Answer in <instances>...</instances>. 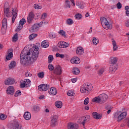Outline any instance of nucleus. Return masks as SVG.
<instances>
[{"label":"nucleus","mask_w":129,"mask_h":129,"mask_svg":"<svg viewBox=\"0 0 129 129\" xmlns=\"http://www.w3.org/2000/svg\"><path fill=\"white\" fill-rule=\"evenodd\" d=\"M39 47L33 46L29 49L25 47L20 54V63L22 65H28L30 62H34L38 59Z\"/></svg>","instance_id":"nucleus-1"},{"label":"nucleus","mask_w":129,"mask_h":129,"mask_svg":"<svg viewBox=\"0 0 129 129\" xmlns=\"http://www.w3.org/2000/svg\"><path fill=\"white\" fill-rule=\"evenodd\" d=\"M108 96L105 94H101L98 97H95L92 99L93 102H96L97 103H104L106 101Z\"/></svg>","instance_id":"nucleus-2"},{"label":"nucleus","mask_w":129,"mask_h":129,"mask_svg":"<svg viewBox=\"0 0 129 129\" xmlns=\"http://www.w3.org/2000/svg\"><path fill=\"white\" fill-rule=\"evenodd\" d=\"M92 85L89 83H86L84 84L80 89V91L82 93H84V92H89L92 90Z\"/></svg>","instance_id":"nucleus-3"},{"label":"nucleus","mask_w":129,"mask_h":129,"mask_svg":"<svg viewBox=\"0 0 129 129\" xmlns=\"http://www.w3.org/2000/svg\"><path fill=\"white\" fill-rule=\"evenodd\" d=\"M100 21L102 26H104V29H106V30H108L110 29V25H109V22H108V21H107V19L105 18V17H101Z\"/></svg>","instance_id":"nucleus-4"},{"label":"nucleus","mask_w":129,"mask_h":129,"mask_svg":"<svg viewBox=\"0 0 129 129\" xmlns=\"http://www.w3.org/2000/svg\"><path fill=\"white\" fill-rule=\"evenodd\" d=\"M51 122L50 125L52 127H54L57 124V120H58V115L56 114H53L50 117Z\"/></svg>","instance_id":"nucleus-5"},{"label":"nucleus","mask_w":129,"mask_h":129,"mask_svg":"<svg viewBox=\"0 0 129 129\" xmlns=\"http://www.w3.org/2000/svg\"><path fill=\"white\" fill-rule=\"evenodd\" d=\"M10 124L15 129H22V125L20 124L18 120L16 119L10 121Z\"/></svg>","instance_id":"nucleus-6"},{"label":"nucleus","mask_w":129,"mask_h":129,"mask_svg":"<svg viewBox=\"0 0 129 129\" xmlns=\"http://www.w3.org/2000/svg\"><path fill=\"white\" fill-rule=\"evenodd\" d=\"M53 73L55 75V77L58 78V76H60V75L62 74V68L60 66H58L53 70Z\"/></svg>","instance_id":"nucleus-7"},{"label":"nucleus","mask_w":129,"mask_h":129,"mask_svg":"<svg viewBox=\"0 0 129 129\" xmlns=\"http://www.w3.org/2000/svg\"><path fill=\"white\" fill-rule=\"evenodd\" d=\"M126 113H120L118 115V114L116 113L114 114V117H117L118 121H120L121 120H122L123 118H125V117H126Z\"/></svg>","instance_id":"nucleus-8"},{"label":"nucleus","mask_w":129,"mask_h":129,"mask_svg":"<svg viewBox=\"0 0 129 129\" xmlns=\"http://www.w3.org/2000/svg\"><path fill=\"white\" fill-rule=\"evenodd\" d=\"M38 89L40 91H47L49 89L48 84H42L38 86Z\"/></svg>","instance_id":"nucleus-9"},{"label":"nucleus","mask_w":129,"mask_h":129,"mask_svg":"<svg viewBox=\"0 0 129 129\" xmlns=\"http://www.w3.org/2000/svg\"><path fill=\"white\" fill-rule=\"evenodd\" d=\"M11 13L13 15L12 23V24H14V23H15V21H16V19L17 18V15L18 14V9H12Z\"/></svg>","instance_id":"nucleus-10"},{"label":"nucleus","mask_w":129,"mask_h":129,"mask_svg":"<svg viewBox=\"0 0 129 129\" xmlns=\"http://www.w3.org/2000/svg\"><path fill=\"white\" fill-rule=\"evenodd\" d=\"M7 93L10 95H14V93H15V88H14V86H10L8 87L7 89Z\"/></svg>","instance_id":"nucleus-11"},{"label":"nucleus","mask_w":129,"mask_h":129,"mask_svg":"<svg viewBox=\"0 0 129 129\" xmlns=\"http://www.w3.org/2000/svg\"><path fill=\"white\" fill-rule=\"evenodd\" d=\"M90 116L89 115H86L85 118H81L79 119V122L80 124H82L83 126H85V121H87V120H89Z\"/></svg>","instance_id":"nucleus-12"},{"label":"nucleus","mask_w":129,"mask_h":129,"mask_svg":"<svg viewBox=\"0 0 129 129\" xmlns=\"http://www.w3.org/2000/svg\"><path fill=\"white\" fill-rule=\"evenodd\" d=\"M117 70V65L116 64H111L109 69V72L110 73L113 74Z\"/></svg>","instance_id":"nucleus-13"},{"label":"nucleus","mask_w":129,"mask_h":129,"mask_svg":"<svg viewBox=\"0 0 129 129\" xmlns=\"http://www.w3.org/2000/svg\"><path fill=\"white\" fill-rule=\"evenodd\" d=\"M57 46L59 48H68V47H69V43L64 41H60L58 42Z\"/></svg>","instance_id":"nucleus-14"},{"label":"nucleus","mask_w":129,"mask_h":129,"mask_svg":"<svg viewBox=\"0 0 129 129\" xmlns=\"http://www.w3.org/2000/svg\"><path fill=\"white\" fill-rule=\"evenodd\" d=\"M79 126L78 124L74 123L73 122L68 123V129H78Z\"/></svg>","instance_id":"nucleus-15"},{"label":"nucleus","mask_w":129,"mask_h":129,"mask_svg":"<svg viewBox=\"0 0 129 129\" xmlns=\"http://www.w3.org/2000/svg\"><path fill=\"white\" fill-rule=\"evenodd\" d=\"M15 79L12 78H9L5 81V84L6 85H12L15 83Z\"/></svg>","instance_id":"nucleus-16"},{"label":"nucleus","mask_w":129,"mask_h":129,"mask_svg":"<svg viewBox=\"0 0 129 129\" xmlns=\"http://www.w3.org/2000/svg\"><path fill=\"white\" fill-rule=\"evenodd\" d=\"M33 20H34V13L30 12L27 17L28 24H31V23L33 22Z\"/></svg>","instance_id":"nucleus-17"},{"label":"nucleus","mask_w":129,"mask_h":129,"mask_svg":"<svg viewBox=\"0 0 129 129\" xmlns=\"http://www.w3.org/2000/svg\"><path fill=\"white\" fill-rule=\"evenodd\" d=\"M84 53V49H83V47L79 46L77 48L76 54H78L79 56H81V55H83Z\"/></svg>","instance_id":"nucleus-18"},{"label":"nucleus","mask_w":129,"mask_h":129,"mask_svg":"<svg viewBox=\"0 0 129 129\" xmlns=\"http://www.w3.org/2000/svg\"><path fill=\"white\" fill-rule=\"evenodd\" d=\"M40 24H34L30 29V32L33 33V32H37L39 30V27Z\"/></svg>","instance_id":"nucleus-19"},{"label":"nucleus","mask_w":129,"mask_h":129,"mask_svg":"<svg viewBox=\"0 0 129 129\" xmlns=\"http://www.w3.org/2000/svg\"><path fill=\"white\" fill-rule=\"evenodd\" d=\"M71 62L72 64H79V63H80V58L78 57H76L74 58H72L71 60Z\"/></svg>","instance_id":"nucleus-20"},{"label":"nucleus","mask_w":129,"mask_h":129,"mask_svg":"<svg viewBox=\"0 0 129 129\" xmlns=\"http://www.w3.org/2000/svg\"><path fill=\"white\" fill-rule=\"evenodd\" d=\"M49 94L50 95H56L57 94V90L54 87H51L49 91Z\"/></svg>","instance_id":"nucleus-21"},{"label":"nucleus","mask_w":129,"mask_h":129,"mask_svg":"<svg viewBox=\"0 0 129 129\" xmlns=\"http://www.w3.org/2000/svg\"><path fill=\"white\" fill-rule=\"evenodd\" d=\"M4 14H5V15L7 18H11L12 16L10 13V9L9 8H5Z\"/></svg>","instance_id":"nucleus-22"},{"label":"nucleus","mask_w":129,"mask_h":129,"mask_svg":"<svg viewBox=\"0 0 129 129\" xmlns=\"http://www.w3.org/2000/svg\"><path fill=\"white\" fill-rule=\"evenodd\" d=\"M92 115L95 119H101V117H102V115L100 113H93Z\"/></svg>","instance_id":"nucleus-23"},{"label":"nucleus","mask_w":129,"mask_h":129,"mask_svg":"<svg viewBox=\"0 0 129 129\" xmlns=\"http://www.w3.org/2000/svg\"><path fill=\"white\" fill-rule=\"evenodd\" d=\"M17 65V62L15 61H12L9 65V68L11 70L13 68H15Z\"/></svg>","instance_id":"nucleus-24"},{"label":"nucleus","mask_w":129,"mask_h":129,"mask_svg":"<svg viewBox=\"0 0 129 129\" xmlns=\"http://www.w3.org/2000/svg\"><path fill=\"white\" fill-rule=\"evenodd\" d=\"M41 47L42 48H48L49 47V42L46 40H44L41 42Z\"/></svg>","instance_id":"nucleus-25"},{"label":"nucleus","mask_w":129,"mask_h":129,"mask_svg":"<svg viewBox=\"0 0 129 129\" xmlns=\"http://www.w3.org/2000/svg\"><path fill=\"white\" fill-rule=\"evenodd\" d=\"M72 73L74 74V75H78L79 73H80V71L78 68H74L72 70Z\"/></svg>","instance_id":"nucleus-26"},{"label":"nucleus","mask_w":129,"mask_h":129,"mask_svg":"<svg viewBox=\"0 0 129 129\" xmlns=\"http://www.w3.org/2000/svg\"><path fill=\"white\" fill-rule=\"evenodd\" d=\"M110 62L111 65H116V62H117V58L114 57H111Z\"/></svg>","instance_id":"nucleus-27"},{"label":"nucleus","mask_w":129,"mask_h":129,"mask_svg":"<svg viewBox=\"0 0 129 129\" xmlns=\"http://www.w3.org/2000/svg\"><path fill=\"white\" fill-rule=\"evenodd\" d=\"M24 84H25L26 87H30L31 85V80L29 79H25L24 81Z\"/></svg>","instance_id":"nucleus-28"},{"label":"nucleus","mask_w":129,"mask_h":129,"mask_svg":"<svg viewBox=\"0 0 129 129\" xmlns=\"http://www.w3.org/2000/svg\"><path fill=\"white\" fill-rule=\"evenodd\" d=\"M2 27L3 28H5V29H7V27H8V21L7 20V18H4L2 22Z\"/></svg>","instance_id":"nucleus-29"},{"label":"nucleus","mask_w":129,"mask_h":129,"mask_svg":"<svg viewBox=\"0 0 129 129\" xmlns=\"http://www.w3.org/2000/svg\"><path fill=\"white\" fill-rule=\"evenodd\" d=\"M24 117L26 120H30L31 119V113H24Z\"/></svg>","instance_id":"nucleus-30"},{"label":"nucleus","mask_w":129,"mask_h":129,"mask_svg":"<svg viewBox=\"0 0 129 129\" xmlns=\"http://www.w3.org/2000/svg\"><path fill=\"white\" fill-rule=\"evenodd\" d=\"M55 106L57 108H61L62 107V102L61 101H57L55 102Z\"/></svg>","instance_id":"nucleus-31"},{"label":"nucleus","mask_w":129,"mask_h":129,"mask_svg":"<svg viewBox=\"0 0 129 129\" xmlns=\"http://www.w3.org/2000/svg\"><path fill=\"white\" fill-rule=\"evenodd\" d=\"M38 36L37 34L36 33H32L30 34L29 36V39L31 41L32 40H34V38H36Z\"/></svg>","instance_id":"nucleus-32"},{"label":"nucleus","mask_w":129,"mask_h":129,"mask_svg":"<svg viewBox=\"0 0 129 129\" xmlns=\"http://www.w3.org/2000/svg\"><path fill=\"white\" fill-rule=\"evenodd\" d=\"M105 109L107 113H110L111 112V109H112V107L111 105H108L106 106Z\"/></svg>","instance_id":"nucleus-33"},{"label":"nucleus","mask_w":129,"mask_h":129,"mask_svg":"<svg viewBox=\"0 0 129 129\" xmlns=\"http://www.w3.org/2000/svg\"><path fill=\"white\" fill-rule=\"evenodd\" d=\"M65 9H70L71 8V5L70 4V1H66V4L64 5Z\"/></svg>","instance_id":"nucleus-34"},{"label":"nucleus","mask_w":129,"mask_h":129,"mask_svg":"<svg viewBox=\"0 0 129 129\" xmlns=\"http://www.w3.org/2000/svg\"><path fill=\"white\" fill-rule=\"evenodd\" d=\"M48 64H50L52 63V61H53V60H54V56H53V55H50L48 56Z\"/></svg>","instance_id":"nucleus-35"},{"label":"nucleus","mask_w":129,"mask_h":129,"mask_svg":"<svg viewBox=\"0 0 129 129\" xmlns=\"http://www.w3.org/2000/svg\"><path fill=\"white\" fill-rule=\"evenodd\" d=\"M59 35H60L62 37H64V38H66V33L64 30H60L58 32Z\"/></svg>","instance_id":"nucleus-36"},{"label":"nucleus","mask_w":129,"mask_h":129,"mask_svg":"<svg viewBox=\"0 0 129 129\" xmlns=\"http://www.w3.org/2000/svg\"><path fill=\"white\" fill-rule=\"evenodd\" d=\"M74 23L73 20L71 19H69L67 20V25H69V26H71V25H72Z\"/></svg>","instance_id":"nucleus-37"},{"label":"nucleus","mask_w":129,"mask_h":129,"mask_svg":"<svg viewBox=\"0 0 129 129\" xmlns=\"http://www.w3.org/2000/svg\"><path fill=\"white\" fill-rule=\"evenodd\" d=\"M13 52H10L8 56H6L7 60H11L13 58Z\"/></svg>","instance_id":"nucleus-38"},{"label":"nucleus","mask_w":129,"mask_h":129,"mask_svg":"<svg viewBox=\"0 0 129 129\" xmlns=\"http://www.w3.org/2000/svg\"><path fill=\"white\" fill-rule=\"evenodd\" d=\"M112 45L113 50L116 51V49H117V46H116V42H115V41H112Z\"/></svg>","instance_id":"nucleus-39"},{"label":"nucleus","mask_w":129,"mask_h":129,"mask_svg":"<svg viewBox=\"0 0 129 129\" xmlns=\"http://www.w3.org/2000/svg\"><path fill=\"white\" fill-rule=\"evenodd\" d=\"M37 76L38 77H39V78H44V76H45V74L44 73V72H40L37 74Z\"/></svg>","instance_id":"nucleus-40"},{"label":"nucleus","mask_w":129,"mask_h":129,"mask_svg":"<svg viewBox=\"0 0 129 129\" xmlns=\"http://www.w3.org/2000/svg\"><path fill=\"white\" fill-rule=\"evenodd\" d=\"M99 42V40L98 39L96 38L95 37H94L93 39V43L94 44V45H97L98 43Z\"/></svg>","instance_id":"nucleus-41"},{"label":"nucleus","mask_w":129,"mask_h":129,"mask_svg":"<svg viewBox=\"0 0 129 129\" xmlns=\"http://www.w3.org/2000/svg\"><path fill=\"white\" fill-rule=\"evenodd\" d=\"M26 24V19H25V18H22L19 22V24L21 25H25Z\"/></svg>","instance_id":"nucleus-42"},{"label":"nucleus","mask_w":129,"mask_h":129,"mask_svg":"<svg viewBox=\"0 0 129 129\" xmlns=\"http://www.w3.org/2000/svg\"><path fill=\"white\" fill-rule=\"evenodd\" d=\"M18 41V33H16L13 37V41L16 42Z\"/></svg>","instance_id":"nucleus-43"},{"label":"nucleus","mask_w":129,"mask_h":129,"mask_svg":"<svg viewBox=\"0 0 129 129\" xmlns=\"http://www.w3.org/2000/svg\"><path fill=\"white\" fill-rule=\"evenodd\" d=\"M67 95H68V96H74L75 93L72 92V91H69L67 93Z\"/></svg>","instance_id":"nucleus-44"},{"label":"nucleus","mask_w":129,"mask_h":129,"mask_svg":"<svg viewBox=\"0 0 129 129\" xmlns=\"http://www.w3.org/2000/svg\"><path fill=\"white\" fill-rule=\"evenodd\" d=\"M20 95H22V92H21V91L18 90L16 92L14 96H15V97H18V96Z\"/></svg>","instance_id":"nucleus-45"},{"label":"nucleus","mask_w":129,"mask_h":129,"mask_svg":"<svg viewBox=\"0 0 129 129\" xmlns=\"http://www.w3.org/2000/svg\"><path fill=\"white\" fill-rule=\"evenodd\" d=\"M22 29H23V25L19 24L16 29V31H17V32H20V31H21V30H22Z\"/></svg>","instance_id":"nucleus-46"},{"label":"nucleus","mask_w":129,"mask_h":129,"mask_svg":"<svg viewBox=\"0 0 129 129\" xmlns=\"http://www.w3.org/2000/svg\"><path fill=\"white\" fill-rule=\"evenodd\" d=\"M0 118L2 120H5V119H6V118H7V115H6L5 114H2L0 115Z\"/></svg>","instance_id":"nucleus-47"},{"label":"nucleus","mask_w":129,"mask_h":129,"mask_svg":"<svg viewBox=\"0 0 129 129\" xmlns=\"http://www.w3.org/2000/svg\"><path fill=\"white\" fill-rule=\"evenodd\" d=\"M76 5L79 9H84V5H83V4H81L80 3H78Z\"/></svg>","instance_id":"nucleus-48"},{"label":"nucleus","mask_w":129,"mask_h":129,"mask_svg":"<svg viewBox=\"0 0 129 129\" xmlns=\"http://www.w3.org/2000/svg\"><path fill=\"white\" fill-rule=\"evenodd\" d=\"M49 37L50 38V39H54V38H56V35L53 33H50Z\"/></svg>","instance_id":"nucleus-49"},{"label":"nucleus","mask_w":129,"mask_h":129,"mask_svg":"<svg viewBox=\"0 0 129 129\" xmlns=\"http://www.w3.org/2000/svg\"><path fill=\"white\" fill-rule=\"evenodd\" d=\"M48 68L49 70H50V71H52V70H54V66H53V64H48Z\"/></svg>","instance_id":"nucleus-50"},{"label":"nucleus","mask_w":129,"mask_h":129,"mask_svg":"<svg viewBox=\"0 0 129 129\" xmlns=\"http://www.w3.org/2000/svg\"><path fill=\"white\" fill-rule=\"evenodd\" d=\"M56 57H59L60 58H61V59H63L64 58V54H60V53L57 52L55 54Z\"/></svg>","instance_id":"nucleus-51"},{"label":"nucleus","mask_w":129,"mask_h":129,"mask_svg":"<svg viewBox=\"0 0 129 129\" xmlns=\"http://www.w3.org/2000/svg\"><path fill=\"white\" fill-rule=\"evenodd\" d=\"M33 109H34V111H39V110H40V106H34L33 107Z\"/></svg>","instance_id":"nucleus-52"},{"label":"nucleus","mask_w":129,"mask_h":129,"mask_svg":"<svg viewBox=\"0 0 129 129\" xmlns=\"http://www.w3.org/2000/svg\"><path fill=\"white\" fill-rule=\"evenodd\" d=\"M103 72H104V69H100L99 70L98 75H101V74H103Z\"/></svg>","instance_id":"nucleus-53"},{"label":"nucleus","mask_w":129,"mask_h":129,"mask_svg":"<svg viewBox=\"0 0 129 129\" xmlns=\"http://www.w3.org/2000/svg\"><path fill=\"white\" fill-rule=\"evenodd\" d=\"M89 103V98H86L84 101V104L87 105L88 103Z\"/></svg>","instance_id":"nucleus-54"},{"label":"nucleus","mask_w":129,"mask_h":129,"mask_svg":"<svg viewBox=\"0 0 129 129\" xmlns=\"http://www.w3.org/2000/svg\"><path fill=\"white\" fill-rule=\"evenodd\" d=\"M116 7H117V8L118 9V10H120V9H121V7H122V6L121 5V4H120V2H118L116 5Z\"/></svg>","instance_id":"nucleus-55"},{"label":"nucleus","mask_w":129,"mask_h":129,"mask_svg":"<svg viewBox=\"0 0 129 129\" xmlns=\"http://www.w3.org/2000/svg\"><path fill=\"white\" fill-rule=\"evenodd\" d=\"M46 17H47V13H43L41 17V19L45 20V19H46Z\"/></svg>","instance_id":"nucleus-56"},{"label":"nucleus","mask_w":129,"mask_h":129,"mask_svg":"<svg viewBox=\"0 0 129 129\" xmlns=\"http://www.w3.org/2000/svg\"><path fill=\"white\" fill-rule=\"evenodd\" d=\"M76 19H80L81 18H82V15L79 13H78L76 15Z\"/></svg>","instance_id":"nucleus-57"},{"label":"nucleus","mask_w":129,"mask_h":129,"mask_svg":"<svg viewBox=\"0 0 129 129\" xmlns=\"http://www.w3.org/2000/svg\"><path fill=\"white\" fill-rule=\"evenodd\" d=\"M119 113H126V110L124 108H122V109L120 111H119Z\"/></svg>","instance_id":"nucleus-58"},{"label":"nucleus","mask_w":129,"mask_h":129,"mask_svg":"<svg viewBox=\"0 0 129 129\" xmlns=\"http://www.w3.org/2000/svg\"><path fill=\"white\" fill-rule=\"evenodd\" d=\"M125 25L127 28H129V19H127L125 22Z\"/></svg>","instance_id":"nucleus-59"},{"label":"nucleus","mask_w":129,"mask_h":129,"mask_svg":"<svg viewBox=\"0 0 129 129\" xmlns=\"http://www.w3.org/2000/svg\"><path fill=\"white\" fill-rule=\"evenodd\" d=\"M20 87L21 88H24V87H26V85L25 84V82L23 81V83L20 85Z\"/></svg>","instance_id":"nucleus-60"},{"label":"nucleus","mask_w":129,"mask_h":129,"mask_svg":"<svg viewBox=\"0 0 129 129\" xmlns=\"http://www.w3.org/2000/svg\"><path fill=\"white\" fill-rule=\"evenodd\" d=\"M25 76H26V77H31V76H32V74H31V73H30V72H28L26 73Z\"/></svg>","instance_id":"nucleus-61"},{"label":"nucleus","mask_w":129,"mask_h":129,"mask_svg":"<svg viewBox=\"0 0 129 129\" xmlns=\"http://www.w3.org/2000/svg\"><path fill=\"white\" fill-rule=\"evenodd\" d=\"M34 9H36L37 10H39V9H40V6H39V5L37 4H35L34 5Z\"/></svg>","instance_id":"nucleus-62"},{"label":"nucleus","mask_w":129,"mask_h":129,"mask_svg":"<svg viewBox=\"0 0 129 129\" xmlns=\"http://www.w3.org/2000/svg\"><path fill=\"white\" fill-rule=\"evenodd\" d=\"M71 81H72V82H73V83H75V82H76V81H77V78L72 79Z\"/></svg>","instance_id":"nucleus-63"},{"label":"nucleus","mask_w":129,"mask_h":129,"mask_svg":"<svg viewBox=\"0 0 129 129\" xmlns=\"http://www.w3.org/2000/svg\"><path fill=\"white\" fill-rule=\"evenodd\" d=\"M125 10L126 12H129V6H125Z\"/></svg>","instance_id":"nucleus-64"}]
</instances>
